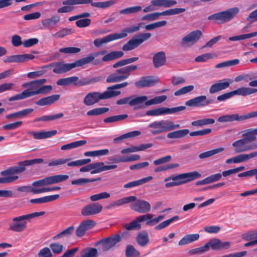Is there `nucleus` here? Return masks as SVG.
Segmentation results:
<instances>
[{"label":"nucleus","instance_id":"obj_39","mask_svg":"<svg viewBox=\"0 0 257 257\" xmlns=\"http://www.w3.org/2000/svg\"><path fill=\"white\" fill-rule=\"evenodd\" d=\"M101 78L100 77H95L92 78H83L80 80L78 79V81L76 83V86H84L89 85L90 84L97 83L100 81Z\"/></svg>","mask_w":257,"mask_h":257},{"label":"nucleus","instance_id":"obj_1","mask_svg":"<svg viewBox=\"0 0 257 257\" xmlns=\"http://www.w3.org/2000/svg\"><path fill=\"white\" fill-rule=\"evenodd\" d=\"M44 162L41 158L27 160L18 163V166L8 168L1 172L4 177L0 178V183L6 184L12 183L17 180L19 177L17 174H21L26 170V167L35 164H40Z\"/></svg>","mask_w":257,"mask_h":257},{"label":"nucleus","instance_id":"obj_55","mask_svg":"<svg viewBox=\"0 0 257 257\" xmlns=\"http://www.w3.org/2000/svg\"><path fill=\"white\" fill-rule=\"evenodd\" d=\"M184 174L186 183L191 182L201 177V174L197 171L190 172Z\"/></svg>","mask_w":257,"mask_h":257},{"label":"nucleus","instance_id":"obj_31","mask_svg":"<svg viewBox=\"0 0 257 257\" xmlns=\"http://www.w3.org/2000/svg\"><path fill=\"white\" fill-rule=\"evenodd\" d=\"M116 40L118 39L116 34L114 33L107 35L102 39H96L94 40L93 43L95 46L98 47L104 43H106Z\"/></svg>","mask_w":257,"mask_h":257},{"label":"nucleus","instance_id":"obj_63","mask_svg":"<svg viewBox=\"0 0 257 257\" xmlns=\"http://www.w3.org/2000/svg\"><path fill=\"white\" fill-rule=\"evenodd\" d=\"M109 197V193L106 192H103L100 193L99 194L92 195L90 196L89 199L92 202H95L101 199L108 198Z\"/></svg>","mask_w":257,"mask_h":257},{"label":"nucleus","instance_id":"obj_59","mask_svg":"<svg viewBox=\"0 0 257 257\" xmlns=\"http://www.w3.org/2000/svg\"><path fill=\"white\" fill-rule=\"evenodd\" d=\"M73 33V31L72 29L65 28L56 32L53 36L57 38H63L65 36L70 35Z\"/></svg>","mask_w":257,"mask_h":257},{"label":"nucleus","instance_id":"obj_19","mask_svg":"<svg viewBox=\"0 0 257 257\" xmlns=\"http://www.w3.org/2000/svg\"><path fill=\"white\" fill-rule=\"evenodd\" d=\"M102 206L99 203H92L84 206L81 209V213L84 216L97 214L102 210Z\"/></svg>","mask_w":257,"mask_h":257},{"label":"nucleus","instance_id":"obj_47","mask_svg":"<svg viewBox=\"0 0 257 257\" xmlns=\"http://www.w3.org/2000/svg\"><path fill=\"white\" fill-rule=\"evenodd\" d=\"M224 149L223 148H218L211 150L207 152L202 153L199 155V158L200 159H205L211 157L216 154L222 152Z\"/></svg>","mask_w":257,"mask_h":257},{"label":"nucleus","instance_id":"obj_2","mask_svg":"<svg viewBox=\"0 0 257 257\" xmlns=\"http://www.w3.org/2000/svg\"><path fill=\"white\" fill-rule=\"evenodd\" d=\"M106 52V51L103 50L93 53L72 63H65L64 62H59L52 63L50 66L54 67L53 72L57 74H62L68 72L75 67H81L87 64L93 60L94 57L104 55Z\"/></svg>","mask_w":257,"mask_h":257},{"label":"nucleus","instance_id":"obj_52","mask_svg":"<svg viewBox=\"0 0 257 257\" xmlns=\"http://www.w3.org/2000/svg\"><path fill=\"white\" fill-rule=\"evenodd\" d=\"M128 115L126 114H119L116 115L111 116L105 118L103 121L105 123H111L120 120H123L127 118Z\"/></svg>","mask_w":257,"mask_h":257},{"label":"nucleus","instance_id":"obj_42","mask_svg":"<svg viewBox=\"0 0 257 257\" xmlns=\"http://www.w3.org/2000/svg\"><path fill=\"white\" fill-rule=\"evenodd\" d=\"M189 133L188 129L180 130L169 133L167 134V138L169 139H178L185 137Z\"/></svg>","mask_w":257,"mask_h":257},{"label":"nucleus","instance_id":"obj_34","mask_svg":"<svg viewBox=\"0 0 257 257\" xmlns=\"http://www.w3.org/2000/svg\"><path fill=\"white\" fill-rule=\"evenodd\" d=\"M124 55L123 52L121 51H115L111 52L105 55L102 58L103 62L110 61L122 57Z\"/></svg>","mask_w":257,"mask_h":257},{"label":"nucleus","instance_id":"obj_9","mask_svg":"<svg viewBox=\"0 0 257 257\" xmlns=\"http://www.w3.org/2000/svg\"><path fill=\"white\" fill-rule=\"evenodd\" d=\"M148 127L152 129L151 131L152 134L156 135L178 128L180 125L179 124H175L172 120L162 119L150 123Z\"/></svg>","mask_w":257,"mask_h":257},{"label":"nucleus","instance_id":"obj_30","mask_svg":"<svg viewBox=\"0 0 257 257\" xmlns=\"http://www.w3.org/2000/svg\"><path fill=\"white\" fill-rule=\"evenodd\" d=\"M59 194L46 196L39 198L32 199L30 200L31 203L41 204L51 202L59 198Z\"/></svg>","mask_w":257,"mask_h":257},{"label":"nucleus","instance_id":"obj_45","mask_svg":"<svg viewBox=\"0 0 257 257\" xmlns=\"http://www.w3.org/2000/svg\"><path fill=\"white\" fill-rule=\"evenodd\" d=\"M125 255L126 257H139L140 252L133 245H127L126 247Z\"/></svg>","mask_w":257,"mask_h":257},{"label":"nucleus","instance_id":"obj_12","mask_svg":"<svg viewBox=\"0 0 257 257\" xmlns=\"http://www.w3.org/2000/svg\"><path fill=\"white\" fill-rule=\"evenodd\" d=\"M152 35L150 33H141L130 39L127 43L124 44L122 47V50L124 51H129L134 50L145 41L149 39Z\"/></svg>","mask_w":257,"mask_h":257},{"label":"nucleus","instance_id":"obj_15","mask_svg":"<svg viewBox=\"0 0 257 257\" xmlns=\"http://www.w3.org/2000/svg\"><path fill=\"white\" fill-rule=\"evenodd\" d=\"M186 109L185 106H177L173 108L160 107L146 111V114L148 116H159L166 114H172L184 110Z\"/></svg>","mask_w":257,"mask_h":257},{"label":"nucleus","instance_id":"obj_18","mask_svg":"<svg viewBox=\"0 0 257 257\" xmlns=\"http://www.w3.org/2000/svg\"><path fill=\"white\" fill-rule=\"evenodd\" d=\"M207 246V250L208 251L211 248L213 250H221L227 249L230 246V243L229 241H222L220 239L213 238L210 239L206 244Z\"/></svg>","mask_w":257,"mask_h":257},{"label":"nucleus","instance_id":"obj_43","mask_svg":"<svg viewBox=\"0 0 257 257\" xmlns=\"http://www.w3.org/2000/svg\"><path fill=\"white\" fill-rule=\"evenodd\" d=\"M215 119L213 118H206L193 121L191 124L195 126H202L214 123Z\"/></svg>","mask_w":257,"mask_h":257},{"label":"nucleus","instance_id":"obj_60","mask_svg":"<svg viewBox=\"0 0 257 257\" xmlns=\"http://www.w3.org/2000/svg\"><path fill=\"white\" fill-rule=\"evenodd\" d=\"M22 124V121H17L13 123L4 125L2 126V129L7 131L14 130L21 127Z\"/></svg>","mask_w":257,"mask_h":257},{"label":"nucleus","instance_id":"obj_49","mask_svg":"<svg viewBox=\"0 0 257 257\" xmlns=\"http://www.w3.org/2000/svg\"><path fill=\"white\" fill-rule=\"evenodd\" d=\"M257 36V32H254L248 34H244L240 35L235 36L233 37H230L228 40L231 41H236L242 40H245L249 39Z\"/></svg>","mask_w":257,"mask_h":257},{"label":"nucleus","instance_id":"obj_10","mask_svg":"<svg viewBox=\"0 0 257 257\" xmlns=\"http://www.w3.org/2000/svg\"><path fill=\"white\" fill-rule=\"evenodd\" d=\"M239 9L237 7H233L226 11L216 13L209 16L208 20L214 21L216 24H222L232 20L239 13Z\"/></svg>","mask_w":257,"mask_h":257},{"label":"nucleus","instance_id":"obj_14","mask_svg":"<svg viewBox=\"0 0 257 257\" xmlns=\"http://www.w3.org/2000/svg\"><path fill=\"white\" fill-rule=\"evenodd\" d=\"M256 117H257V110L242 115H239L237 113L222 115L218 118L217 121L220 122H231L235 120L242 121Z\"/></svg>","mask_w":257,"mask_h":257},{"label":"nucleus","instance_id":"obj_54","mask_svg":"<svg viewBox=\"0 0 257 257\" xmlns=\"http://www.w3.org/2000/svg\"><path fill=\"white\" fill-rule=\"evenodd\" d=\"M91 171V174H94L104 171V163L97 162L90 164Z\"/></svg>","mask_w":257,"mask_h":257},{"label":"nucleus","instance_id":"obj_41","mask_svg":"<svg viewBox=\"0 0 257 257\" xmlns=\"http://www.w3.org/2000/svg\"><path fill=\"white\" fill-rule=\"evenodd\" d=\"M139 60L138 57H134L127 59H121L112 65L113 68H117L123 66H127L129 64L134 63Z\"/></svg>","mask_w":257,"mask_h":257},{"label":"nucleus","instance_id":"obj_50","mask_svg":"<svg viewBox=\"0 0 257 257\" xmlns=\"http://www.w3.org/2000/svg\"><path fill=\"white\" fill-rule=\"evenodd\" d=\"M86 143V141H85V140L78 141L72 142L71 143L63 145L61 147V149L62 150H70L71 149L75 148L78 147L79 146L84 145Z\"/></svg>","mask_w":257,"mask_h":257},{"label":"nucleus","instance_id":"obj_33","mask_svg":"<svg viewBox=\"0 0 257 257\" xmlns=\"http://www.w3.org/2000/svg\"><path fill=\"white\" fill-rule=\"evenodd\" d=\"M140 159V156L137 154L132 155L130 156H123L121 157L115 158L111 160L115 163L121 162H129L139 160Z\"/></svg>","mask_w":257,"mask_h":257},{"label":"nucleus","instance_id":"obj_37","mask_svg":"<svg viewBox=\"0 0 257 257\" xmlns=\"http://www.w3.org/2000/svg\"><path fill=\"white\" fill-rule=\"evenodd\" d=\"M64 116V114L62 112L50 115H43L41 117H36L34 119V122H38L40 121H52L55 119H59L63 117Z\"/></svg>","mask_w":257,"mask_h":257},{"label":"nucleus","instance_id":"obj_48","mask_svg":"<svg viewBox=\"0 0 257 257\" xmlns=\"http://www.w3.org/2000/svg\"><path fill=\"white\" fill-rule=\"evenodd\" d=\"M123 227L127 230H139L141 228L142 225L137 217L130 223L124 224Z\"/></svg>","mask_w":257,"mask_h":257},{"label":"nucleus","instance_id":"obj_27","mask_svg":"<svg viewBox=\"0 0 257 257\" xmlns=\"http://www.w3.org/2000/svg\"><path fill=\"white\" fill-rule=\"evenodd\" d=\"M166 61V55L163 51L159 52L153 56V63L154 67L156 68H158L165 65Z\"/></svg>","mask_w":257,"mask_h":257},{"label":"nucleus","instance_id":"obj_23","mask_svg":"<svg viewBox=\"0 0 257 257\" xmlns=\"http://www.w3.org/2000/svg\"><path fill=\"white\" fill-rule=\"evenodd\" d=\"M67 175L59 174L46 177L41 179L43 186L56 184L67 180L69 178Z\"/></svg>","mask_w":257,"mask_h":257},{"label":"nucleus","instance_id":"obj_8","mask_svg":"<svg viewBox=\"0 0 257 257\" xmlns=\"http://www.w3.org/2000/svg\"><path fill=\"white\" fill-rule=\"evenodd\" d=\"M45 214V211L35 212L14 217L13 219V223L10 225L9 229L17 232H22L27 227V222L25 220H30L32 218L43 215Z\"/></svg>","mask_w":257,"mask_h":257},{"label":"nucleus","instance_id":"obj_57","mask_svg":"<svg viewBox=\"0 0 257 257\" xmlns=\"http://www.w3.org/2000/svg\"><path fill=\"white\" fill-rule=\"evenodd\" d=\"M186 11L185 8H176L173 9H169L163 11L164 16H173L181 13H183Z\"/></svg>","mask_w":257,"mask_h":257},{"label":"nucleus","instance_id":"obj_35","mask_svg":"<svg viewBox=\"0 0 257 257\" xmlns=\"http://www.w3.org/2000/svg\"><path fill=\"white\" fill-rule=\"evenodd\" d=\"M153 179V177L148 176L145 178H143L142 179L130 182L127 183H126L124 185L123 187L124 188H131L133 187H135L136 186H138L139 185H142L147 182H149Z\"/></svg>","mask_w":257,"mask_h":257},{"label":"nucleus","instance_id":"obj_25","mask_svg":"<svg viewBox=\"0 0 257 257\" xmlns=\"http://www.w3.org/2000/svg\"><path fill=\"white\" fill-rule=\"evenodd\" d=\"M153 145L152 143H148L141 144L138 146H132L131 147L121 150L120 153L122 154H126L131 153L142 151L151 148Z\"/></svg>","mask_w":257,"mask_h":257},{"label":"nucleus","instance_id":"obj_62","mask_svg":"<svg viewBox=\"0 0 257 257\" xmlns=\"http://www.w3.org/2000/svg\"><path fill=\"white\" fill-rule=\"evenodd\" d=\"M71 160V158H61L57 160H52L50 161L48 163L49 167L52 166H58L66 163H70L69 161Z\"/></svg>","mask_w":257,"mask_h":257},{"label":"nucleus","instance_id":"obj_26","mask_svg":"<svg viewBox=\"0 0 257 257\" xmlns=\"http://www.w3.org/2000/svg\"><path fill=\"white\" fill-rule=\"evenodd\" d=\"M136 240L140 246L142 247L146 246L150 241L148 232L146 230L139 232L136 237Z\"/></svg>","mask_w":257,"mask_h":257},{"label":"nucleus","instance_id":"obj_3","mask_svg":"<svg viewBox=\"0 0 257 257\" xmlns=\"http://www.w3.org/2000/svg\"><path fill=\"white\" fill-rule=\"evenodd\" d=\"M132 203L130 205L131 208L140 213L149 212L151 210V205L149 202L141 199H137L135 196H130L118 199L110 204L107 208L118 207L124 204Z\"/></svg>","mask_w":257,"mask_h":257},{"label":"nucleus","instance_id":"obj_61","mask_svg":"<svg viewBox=\"0 0 257 257\" xmlns=\"http://www.w3.org/2000/svg\"><path fill=\"white\" fill-rule=\"evenodd\" d=\"M160 16L163 15V12H155L151 13L144 16L142 17V21H152L156 20Z\"/></svg>","mask_w":257,"mask_h":257},{"label":"nucleus","instance_id":"obj_24","mask_svg":"<svg viewBox=\"0 0 257 257\" xmlns=\"http://www.w3.org/2000/svg\"><path fill=\"white\" fill-rule=\"evenodd\" d=\"M29 135L33 137L36 140H41L53 137L57 134V130H53L51 131H41V132H29L28 133Z\"/></svg>","mask_w":257,"mask_h":257},{"label":"nucleus","instance_id":"obj_29","mask_svg":"<svg viewBox=\"0 0 257 257\" xmlns=\"http://www.w3.org/2000/svg\"><path fill=\"white\" fill-rule=\"evenodd\" d=\"M140 31L139 26L137 25L126 27L123 29L120 33H115L117 39L125 38L127 34H132Z\"/></svg>","mask_w":257,"mask_h":257},{"label":"nucleus","instance_id":"obj_5","mask_svg":"<svg viewBox=\"0 0 257 257\" xmlns=\"http://www.w3.org/2000/svg\"><path fill=\"white\" fill-rule=\"evenodd\" d=\"M47 82L45 78L35 80L23 83L22 86L26 88L25 91L29 97L38 94H46L52 90L50 85H43Z\"/></svg>","mask_w":257,"mask_h":257},{"label":"nucleus","instance_id":"obj_32","mask_svg":"<svg viewBox=\"0 0 257 257\" xmlns=\"http://www.w3.org/2000/svg\"><path fill=\"white\" fill-rule=\"evenodd\" d=\"M199 236L200 235L198 233L186 235L180 240L178 242V245L182 246L197 240Z\"/></svg>","mask_w":257,"mask_h":257},{"label":"nucleus","instance_id":"obj_38","mask_svg":"<svg viewBox=\"0 0 257 257\" xmlns=\"http://www.w3.org/2000/svg\"><path fill=\"white\" fill-rule=\"evenodd\" d=\"M60 21V17L56 15H53L51 18L44 20L42 22V25L45 28H49L52 26L56 25Z\"/></svg>","mask_w":257,"mask_h":257},{"label":"nucleus","instance_id":"obj_13","mask_svg":"<svg viewBox=\"0 0 257 257\" xmlns=\"http://www.w3.org/2000/svg\"><path fill=\"white\" fill-rule=\"evenodd\" d=\"M256 92V88L241 87L233 91L226 92L218 96L217 99L218 101H223L235 95L245 96L255 93Z\"/></svg>","mask_w":257,"mask_h":257},{"label":"nucleus","instance_id":"obj_17","mask_svg":"<svg viewBox=\"0 0 257 257\" xmlns=\"http://www.w3.org/2000/svg\"><path fill=\"white\" fill-rule=\"evenodd\" d=\"M215 100L212 98H207L205 95H200L187 100L185 105L190 107H203L213 103Z\"/></svg>","mask_w":257,"mask_h":257},{"label":"nucleus","instance_id":"obj_46","mask_svg":"<svg viewBox=\"0 0 257 257\" xmlns=\"http://www.w3.org/2000/svg\"><path fill=\"white\" fill-rule=\"evenodd\" d=\"M179 219V216L178 215L174 216L167 220H166L160 224H159L158 225L156 226L155 227V229L157 230H161L168 226H169L172 222H173L174 221L178 220Z\"/></svg>","mask_w":257,"mask_h":257},{"label":"nucleus","instance_id":"obj_40","mask_svg":"<svg viewBox=\"0 0 257 257\" xmlns=\"http://www.w3.org/2000/svg\"><path fill=\"white\" fill-rule=\"evenodd\" d=\"M170 180L174 181L177 186L186 183L184 174H180L177 175H172L164 180L165 182H168Z\"/></svg>","mask_w":257,"mask_h":257},{"label":"nucleus","instance_id":"obj_56","mask_svg":"<svg viewBox=\"0 0 257 257\" xmlns=\"http://www.w3.org/2000/svg\"><path fill=\"white\" fill-rule=\"evenodd\" d=\"M142 9V7L140 6H136L132 7H128L119 11V13L120 14H131L139 12Z\"/></svg>","mask_w":257,"mask_h":257},{"label":"nucleus","instance_id":"obj_22","mask_svg":"<svg viewBox=\"0 0 257 257\" xmlns=\"http://www.w3.org/2000/svg\"><path fill=\"white\" fill-rule=\"evenodd\" d=\"M35 56L32 54L14 55L6 58L4 60L5 63H21L32 60Z\"/></svg>","mask_w":257,"mask_h":257},{"label":"nucleus","instance_id":"obj_44","mask_svg":"<svg viewBox=\"0 0 257 257\" xmlns=\"http://www.w3.org/2000/svg\"><path fill=\"white\" fill-rule=\"evenodd\" d=\"M101 180V178H80L76 180H73L71 181V184L75 185H84L86 183L90 182H94L98 181Z\"/></svg>","mask_w":257,"mask_h":257},{"label":"nucleus","instance_id":"obj_16","mask_svg":"<svg viewBox=\"0 0 257 257\" xmlns=\"http://www.w3.org/2000/svg\"><path fill=\"white\" fill-rule=\"evenodd\" d=\"M202 36V32L200 30L193 31L185 36L181 40V45L189 47L196 43Z\"/></svg>","mask_w":257,"mask_h":257},{"label":"nucleus","instance_id":"obj_36","mask_svg":"<svg viewBox=\"0 0 257 257\" xmlns=\"http://www.w3.org/2000/svg\"><path fill=\"white\" fill-rule=\"evenodd\" d=\"M74 231V227L73 226H71L66 228L59 233L54 235L52 237V239L53 240H57L64 237H69Z\"/></svg>","mask_w":257,"mask_h":257},{"label":"nucleus","instance_id":"obj_7","mask_svg":"<svg viewBox=\"0 0 257 257\" xmlns=\"http://www.w3.org/2000/svg\"><path fill=\"white\" fill-rule=\"evenodd\" d=\"M114 72L110 74L107 77L106 81L108 83L118 82L127 79L132 71L138 69L136 65L123 66L115 68Z\"/></svg>","mask_w":257,"mask_h":257},{"label":"nucleus","instance_id":"obj_11","mask_svg":"<svg viewBox=\"0 0 257 257\" xmlns=\"http://www.w3.org/2000/svg\"><path fill=\"white\" fill-rule=\"evenodd\" d=\"M120 94V91H105L103 93L90 92L84 97L83 102L87 106H91L97 103L99 100L110 98Z\"/></svg>","mask_w":257,"mask_h":257},{"label":"nucleus","instance_id":"obj_28","mask_svg":"<svg viewBox=\"0 0 257 257\" xmlns=\"http://www.w3.org/2000/svg\"><path fill=\"white\" fill-rule=\"evenodd\" d=\"M60 95L54 94L46 97L41 98L38 101H36V104L39 106H45L50 105L60 98Z\"/></svg>","mask_w":257,"mask_h":257},{"label":"nucleus","instance_id":"obj_64","mask_svg":"<svg viewBox=\"0 0 257 257\" xmlns=\"http://www.w3.org/2000/svg\"><path fill=\"white\" fill-rule=\"evenodd\" d=\"M257 238V230H251L242 235V238L249 241Z\"/></svg>","mask_w":257,"mask_h":257},{"label":"nucleus","instance_id":"obj_21","mask_svg":"<svg viewBox=\"0 0 257 257\" xmlns=\"http://www.w3.org/2000/svg\"><path fill=\"white\" fill-rule=\"evenodd\" d=\"M159 82L157 78L153 76H147L141 77L139 80L135 83V86L138 88L149 87L153 86Z\"/></svg>","mask_w":257,"mask_h":257},{"label":"nucleus","instance_id":"obj_6","mask_svg":"<svg viewBox=\"0 0 257 257\" xmlns=\"http://www.w3.org/2000/svg\"><path fill=\"white\" fill-rule=\"evenodd\" d=\"M167 98L166 95H163L156 96L154 98L147 100L148 97L146 95L143 96H131L130 101L131 106H136V109L144 108L147 106L154 104H158L165 101Z\"/></svg>","mask_w":257,"mask_h":257},{"label":"nucleus","instance_id":"obj_53","mask_svg":"<svg viewBox=\"0 0 257 257\" xmlns=\"http://www.w3.org/2000/svg\"><path fill=\"white\" fill-rule=\"evenodd\" d=\"M98 250L95 248L89 247L83 250L81 257H97Z\"/></svg>","mask_w":257,"mask_h":257},{"label":"nucleus","instance_id":"obj_20","mask_svg":"<svg viewBox=\"0 0 257 257\" xmlns=\"http://www.w3.org/2000/svg\"><path fill=\"white\" fill-rule=\"evenodd\" d=\"M248 143L243 138L235 141L232 146L235 148L234 152L236 153L246 152L257 149V144L247 145Z\"/></svg>","mask_w":257,"mask_h":257},{"label":"nucleus","instance_id":"obj_4","mask_svg":"<svg viewBox=\"0 0 257 257\" xmlns=\"http://www.w3.org/2000/svg\"><path fill=\"white\" fill-rule=\"evenodd\" d=\"M114 3L112 0L100 2H93L92 0H64L62 2L63 6L58 8L57 12L58 14L70 13L75 9L73 6L77 5L90 4L93 7L105 9L112 6Z\"/></svg>","mask_w":257,"mask_h":257},{"label":"nucleus","instance_id":"obj_58","mask_svg":"<svg viewBox=\"0 0 257 257\" xmlns=\"http://www.w3.org/2000/svg\"><path fill=\"white\" fill-rule=\"evenodd\" d=\"M108 110L109 108L107 107H98L89 110L86 114L88 116L97 115L104 113Z\"/></svg>","mask_w":257,"mask_h":257},{"label":"nucleus","instance_id":"obj_51","mask_svg":"<svg viewBox=\"0 0 257 257\" xmlns=\"http://www.w3.org/2000/svg\"><path fill=\"white\" fill-rule=\"evenodd\" d=\"M256 134L253 131V129H248L246 132L242 134V136L244 137L243 139L248 143H251L255 140L256 137L255 136Z\"/></svg>","mask_w":257,"mask_h":257}]
</instances>
